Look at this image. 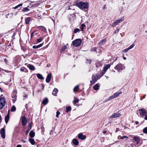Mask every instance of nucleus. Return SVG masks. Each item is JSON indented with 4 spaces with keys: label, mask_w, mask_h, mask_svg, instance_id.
I'll return each mask as SVG.
<instances>
[{
    "label": "nucleus",
    "mask_w": 147,
    "mask_h": 147,
    "mask_svg": "<svg viewBox=\"0 0 147 147\" xmlns=\"http://www.w3.org/2000/svg\"><path fill=\"white\" fill-rule=\"evenodd\" d=\"M48 102V99L47 98H45L44 99L42 103L44 105H46Z\"/></svg>",
    "instance_id": "18"
},
{
    "label": "nucleus",
    "mask_w": 147,
    "mask_h": 147,
    "mask_svg": "<svg viewBox=\"0 0 147 147\" xmlns=\"http://www.w3.org/2000/svg\"><path fill=\"white\" fill-rule=\"evenodd\" d=\"M43 39V38H42L40 37L37 39L36 41L37 43H39L42 41Z\"/></svg>",
    "instance_id": "34"
},
{
    "label": "nucleus",
    "mask_w": 147,
    "mask_h": 147,
    "mask_svg": "<svg viewBox=\"0 0 147 147\" xmlns=\"http://www.w3.org/2000/svg\"><path fill=\"white\" fill-rule=\"evenodd\" d=\"M22 124L24 126H25L27 123V121L26 118L25 116H23L22 119Z\"/></svg>",
    "instance_id": "10"
},
{
    "label": "nucleus",
    "mask_w": 147,
    "mask_h": 147,
    "mask_svg": "<svg viewBox=\"0 0 147 147\" xmlns=\"http://www.w3.org/2000/svg\"><path fill=\"white\" fill-rule=\"evenodd\" d=\"M123 59H124V60H126V57H123Z\"/></svg>",
    "instance_id": "64"
},
{
    "label": "nucleus",
    "mask_w": 147,
    "mask_h": 147,
    "mask_svg": "<svg viewBox=\"0 0 147 147\" xmlns=\"http://www.w3.org/2000/svg\"><path fill=\"white\" fill-rule=\"evenodd\" d=\"M135 45L134 44H133L131 45L130 46H129L128 48L130 50Z\"/></svg>",
    "instance_id": "41"
},
{
    "label": "nucleus",
    "mask_w": 147,
    "mask_h": 147,
    "mask_svg": "<svg viewBox=\"0 0 147 147\" xmlns=\"http://www.w3.org/2000/svg\"><path fill=\"white\" fill-rule=\"evenodd\" d=\"M101 77V76H100V77H99V75L98 74L93 75L92 77V80L90 81V85H91L95 83Z\"/></svg>",
    "instance_id": "2"
},
{
    "label": "nucleus",
    "mask_w": 147,
    "mask_h": 147,
    "mask_svg": "<svg viewBox=\"0 0 147 147\" xmlns=\"http://www.w3.org/2000/svg\"><path fill=\"white\" fill-rule=\"evenodd\" d=\"M99 86L98 84H96L93 87V88L94 90H97L98 89Z\"/></svg>",
    "instance_id": "27"
},
{
    "label": "nucleus",
    "mask_w": 147,
    "mask_h": 147,
    "mask_svg": "<svg viewBox=\"0 0 147 147\" xmlns=\"http://www.w3.org/2000/svg\"><path fill=\"white\" fill-rule=\"evenodd\" d=\"M20 70L22 72H27L28 70L27 69L24 67H21L20 69Z\"/></svg>",
    "instance_id": "26"
},
{
    "label": "nucleus",
    "mask_w": 147,
    "mask_h": 147,
    "mask_svg": "<svg viewBox=\"0 0 147 147\" xmlns=\"http://www.w3.org/2000/svg\"><path fill=\"white\" fill-rule=\"evenodd\" d=\"M29 131L30 130H29L28 129V130L26 131V135H27L28 134Z\"/></svg>",
    "instance_id": "49"
},
{
    "label": "nucleus",
    "mask_w": 147,
    "mask_h": 147,
    "mask_svg": "<svg viewBox=\"0 0 147 147\" xmlns=\"http://www.w3.org/2000/svg\"><path fill=\"white\" fill-rule=\"evenodd\" d=\"M134 140L137 142V144H138L140 143V139L139 138L136 136H134Z\"/></svg>",
    "instance_id": "16"
},
{
    "label": "nucleus",
    "mask_w": 147,
    "mask_h": 147,
    "mask_svg": "<svg viewBox=\"0 0 147 147\" xmlns=\"http://www.w3.org/2000/svg\"><path fill=\"white\" fill-rule=\"evenodd\" d=\"M35 135V132L32 130H31L30 131V133H29V136L31 138H33L34 136Z\"/></svg>",
    "instance_id": "21"
},
{
    "label": "nucleus",
    "mask_w": 147,
    "mask_h": 147,
    "mask_svg": "<svg viewBox=\"0 0 147 147\" xmlns=\"http://www.w3.org/2000/svg\"><path fill=\"white\" fill-rule=\"evenodd\" d=\"M9 119V113H8L5 118V121L6 123H8Z\"/></svg>",
    "instance_id": "23"
},
{
    "label": "nucleus",
    "mask_w": 147,
    "mask_h": 147,
    "mask_svg": "<svg viewBox=\"0 0 147 147\" xmlns=\"http://www.w3.org/2000/svg\"><path fill=\"white\" fill-rule=\"evenodd\" d=\"M79 101V100L77 99H74V105L76 104L77 103H78Z\"/></svg>",
    "instance_id": "38"
},
{
    "label": "nucleus",
    "mask_w": 147,
    "mask_h": 147,
    "mask_svg": "<svg viewBox=\"0 0 147 147\" xmlns=\"http://www.w3.org/2000/svg\"><path fill=\"white\" fill-rule=\"evenodd\" d=\"M124 20V17L122 16L118 20H116L113 24V26H115L117 25L119 23L121 22Z\"/></svg>",
    "instance_id": "5"
},
{
    "label": "nucleus",
    "mask_w": 147,
    "mask_h": 147,
    "mask_svg": "<svg viewBox=\"0 0 147 147\" xmlns=\"http://www.w3.org/2000/svg\"><path fill=\"white\" fill-rule=\"evenodd\" d=\"M72 143L73 144L76 146H78L79 144V142L76 139H74L72 140Z\"/></svg>",
    "instance_id": "15"
},
{
    "label": "nucleus",
    "mask_w": 147,
    "mask_h": 147,
    "mask_svg": "<svg viewBox=\"0 0 147 147\" xmlns=\"http://www.w3.org/2000/svg\"><path fill=\"white\" fill-rule=\"evenodd\" d=\"M139 111H140V116H144L145 115L146 113L144 109H140Z\"/></svg>",
    "instance_id": "12"
},
{
    "label": "nucleus",
    "mask_w": 147,
    "mask_h": 147,
    "mask_svg": "<svg viewBox=\"0 0 147 147\" xmlns=\"http://www.w3.org/2000/svg\"><path fill=\"white\" fill-rule=\"evenodd\" d=\"M58 91V90L57 88H55L52 92L53 95L55 96H57V93Z\"/></svg>",
    "instance_id": "19"
},
{
    "label": "nucleus",
    "mask_w": 147,
    "mask_h": 147,
    "mask_svg": "<svg viewBox=\"0 0 147 147\" xmlns=\"http://www.w3.org/2000/svg\"><path fill=\"white\" fill-rule=\"evenodd\" d=\"M30 18H27L25 20V22L26 24H29L30 22Z\"/></svg>",
    "instance_id": "31"
},
{
    "label": "nucleus",
    "mask_w": 147,
    "mask_h": 147,
    "mask_svg": "<svg viewBox=\"0 0 147 147\" xmlns=\"http://www.w3.org/2000/svg\"><path fill=\"white\" fill-rule=\"evenodd\" d=\"M34 32H32L31 34V37H32L33 35Z\"/></svg>",
    "instance_id": "59"
},
{
    "label": "nucleus",
    "mask_w": 147,
    "mask_h": 147,
    "mask_svg": "<svg viewBox=\"0 0 147 147\" xmlns=\"http://www.w3.org/2000/svg\"><path fill=\"white\" fill-rule=\"evenodd\" d=\"M128 138L127 136H124L122 137H121L120 139L124 140H126Z\"/></svg>",
    "instance_id": "28"
},
{
    "label": "nucleus",
    "mask_w": 147,
    "mask_h": 147,
    "mask_svg": "<svg viewBox=\"0 0 147 147\" xmlns=\"http://www.w3.org/2000/svg\"><path fill=\"white\" fill-rule=\"evenodd\" d=\"M28 10H29V9L27 7H26L24 8L23 9L22 11L23 12H26V11H27Z\"/></svg>",
    "instance_id": "39"
},
{
    "label": "nucleus",
    "mask_w": 147,
    "mask_h": 147,
    "mask_svg": "<svg viewBox=\"0 0 147 147\" xmlns=\"http://www.w3.org/2000/svg\"><path fill=\"white\" fill-rule=\"evenodd\" d=\"M16 147H22V146L18 144L17 145Z\"/></svg>",
    "instance_id": "55"
},
{
    "label": "nucleus",
    "mask_w": 147,
    "mask_h": 147,
    "mask_svg": "<svg viewBox=\"0 0 147 147\" xmlns=\"http://www.w3.org/2000/svg\"><path fill=\"white\" fill-rule=\"evenodd\" d=\"M122 93L121 92H117L114 93L113 95V98H116L119 96V95Z\"/></svg>",
    "instance_id": "14"
},
{
    "label": "nucleus",
    "mask_w": 147,
    "mask_h": 147,
    "mask_svg": "<svg viewBox=\"0 0 147 147\" xmlns=\"http://www.w3.org/2000/svg\"><path fill=\"white\" fill-rule=\"evenodd\" d=\"M93 51H96V48H93Z\"/></svg>",
    "instance_id": "54"
},
{
    "label": "nucleus",
    "mask_w": 147,
    "mask_h": 147,
    "mask_svg": "<svg viewBox=\"0 0 147 147\" xmlns=\"http://www.w3.org/2000/svg\"><path fill=\"white\" fill-rule=\"evenodd\" d=\"M17 8H18V7L17 6H15V7H14L13 8H14V9H16Z\"/></svg>",
    "instance_id": "61"
},
{
    "label": "nucleus",
    "mask_w": 147,
    "mask_h": 147,
    "mask_svg": "<svg viewBox=\"0 0 147 147\" xmlns=\"http://www.w3.org/2000/svg\"><path fill=\"white\" fill-rule=\"evenodd\" d=\"M82 41L80 39H78L72 42L73 45L75 47H77L80 46L81 43Z\"/></svg>",
    "instance_id": "4"
},
{
    "label": "nucleus",
    "mask_w": 147,
    "mask_h": 147,
    "mask_svg": "<svg viewBox=\"0 0 147 147\" xmlns=\"http://www.w3.org/2000/svg\"><path fill=\"white\" fill-rule=\"evenodd\" d=\"M51 66V65L50 64H48L47 65V67H49Z\"/></svg>",
    "instance_id": "60"
},
{
    "label": "nucleus",
    "mask_w": 147,
    "mask_h": 147,
    "mask_svg": "<svg viewBox=\"0 0 147 147\" xmlns=\"http://www.w3.org/2000/svg\"><path fill=\"white\" fill-rule=\"evenodd\" d=\"M78 137L81 140H83L86 138V136L85 135H83L82 133H80L78 134Z\"/></svg>",
    "instance_id": "11"
},
{
    "label": "nucleus",
    "mask_w": 147,
    "mask_h": 147,
    "mask_svg": "<svg viewBox=\"0 0 147 147\" xmlns=\"http://www.w3.org/2000/svg\"><path fill=\"white\" fill-rule=\"evenodd\" d=\"M28 97V95L26 94L25 96H24L23 97V100H24L26 98H27Z\"/></svg>",
    "instance_id": "48"
},
{
    "label": "nucleus",
    "mask_w": 147,
    "mask_h": 147,
    "mask_svg": "<svg viewBox=\"0 0 147 147\" xmlns=\"http://www.w3.org/2000/svg\"><path fill=\"white\" fill-rule=\"evenodd\" d=\"M5 98L4 97L0 98V109H2L5 105Z\"/></svg>",
    "instance_id": "6"
},
{
    "label": "nucleus",
    "mask_w": 147,
    "mask_h": 147,
    "mask_svg": "<svg viewBox=\"0 0 147 147\" xmlns=\"http://www.w3.org/2000/svg\"><path fill=\"white\" fill-rule=\"evenodd\" d=\"M114 98L113 96H111L109 97V98H108L109 101Z\"/></svg>",
    "instance_id": "45"
},
{
    "label": "nucleus",
    "mask_w": 147,
    "mask_h": 147,
    "mask_svg": "<svg viewBox=\"0 0 147 147\" xmlns=\"http://www.w3.org/2000/svg\"><path fill=\"white\" fill-rule=\"evenodd\" d=\"M29 141L32 145H34L35 144V142L34 139L32 138H29Z\"/></svg>",
    "instance_id": "25"
},
{
    "label": "nucleus",
    "mask_w": 147,
    "mask_h": 147,
    "mask_svg": "<svg viewBox=\"0 0 147 147\" xmlns=\"http://www.w3.org/2000/svg\"><path fill=\"white\" fill-rule=\"evenodd\" d=\"M55 130V128L53 127H52V129L51 131L50 132V134L51 135V134H53V132H54Z\"/></svg>",
    "instance_id": "40"
},
{
    "label": "nucleus",
    "mask_w": 147,
    "mask_h": 147,
    "mask_svg": "<svg viewBox=\"0 0 147 147\" xmlns=\"http://www.w3.org/2000/svg\"><path fill=\"white\" fill-rule=\"evenodd\" d=\"M60 114V112L59 111H57L56 112V117H59V115Z\"/></svg>",
    "instance_id": "43"
},
{
    "label": "nucleus",
    "mask_w": 147,
    "mask_h": 147,
    "mask_svg": "<svg viewBox=\"0 0 147 147\" xmlns=\"http://www.w3.org/2000/svg\"><path fill=\"white\" fill-rule=\"evenodd\" d=\"M80 28H81V31H83L84 30V27H80Z\"/></svg>",
    "instance_id": "56"
},
{
    "label": "nucleus",
    "mask_w": 147,
    "mask_h": 147,
    "mask_svg": "<svg viewBox=\"0 0 147 147\" xmlns=\"http://www.w3.org/2000/svg\"><path fill=\"white\" fill-rule=\"evenodd\" d=\"M66 112H68L71 110V107L70 106L66 107Z\"/></svg>",
    "instance_id": "35"
},
{
    "label": "nucleus",
    "mask_w": 147,
    "mask_h": 147,
    "mask_svg": "<svg viewBox=\"0 0 147 147\" xmlns=\"http://www.w3.org/2000/svg\"><path fill=\"white\" fill-rule=\"evenodd\" d=\"M0 133L2 138L4 139L5 138V132L4 128H2L0 131Z\"/></svg>",
    "instance_id": "8"
},
{
    "label": "nucleus",
    "mask_w": 147,
    "mask_h": 147,
    "mask_svg": "<svg viewBox=\"0 0 147 147\" xmlns=\"http://www.w3.org/2000/svg\"><path fill=\"white\" fill-rule=\"evenodd\" d=\"M79 88V86L78 85H77L76 86H75L74 89V91L77 92L78 91V89Z\"/></svg>",
    "instance_id": "32"
},
{
    "label": "nucleus",
    "mask_w": 147,
    "mask_h": 147,
    "mask_svg": "<svg viewBox=\"0 0 147 147\" xmlns=\"http://www.w3.org/2000/svg\"><path fill=\"white\" fill-rule=\"evenodd\" d=\"M119 31V29H117L115 31V32H114V33L115 34L117 33Z\"/></svg>",
    "instance_id": "46"
},
{
    "label": "nucleus",
    "mask_w": 147,
    "mask_h": 147,
    "mask_svg": "<svg viewBox=\"0 0 147 147\" xmlns=\"http://www.w3.org/2000/svg\"><path fill=\"white\" fill-rule=\"evenodd\" d=\"M106 39H103L102 40H101L99 42V44H102L104 42H105L106 41Z\"/></svg>",
    "instance_id": "42"
},
{
    "label": "nucleus",
    "mask_w": 147,
    "mask_h": 147,
    "mask_svg": "<svg viewBox=\"0 0 147 147\" xmlns=\"http://www.w3.org/2000/svg\"><path fill=\"white\" fill-rule=\"evenodd\" d=\"M125 67L123 65L121 64H118L114 67V69L119 72L121 70H122L125 69Z\"/></svg>",
    "instance_id": "3"
},
{
    "label": "nucleus",
    "mask_w": 147,
    "mask_h": 147,
    "mask_svg": "<svg viewBox=\"0 0 147 147\" xmlns=\"http://www.w3.org/2000/svg\"><path fill=\"white\" fill-rule=\"evenodd\" d=\"M81 26L82 27H85V25L84 24H81Z\"/></svg>",
    "instance_id": "50"
},
{
    "label": "nucleus",
    "mask_w": 147,
    "mask_h": 147,
    "mask_svg": "<svg viewBox=\"0 0 147 147\" xmlns=\"http://www.w3.org/2000/svg\"><path fill=\"white\" fill-rule=\"evenodd\" d=\"M16 108L15 106L13 105L12 106V108L11 109V111L12 112H14L16 111Z\"/></svg>",
    "instance_id": "33"
},
{
    "label": "nucleus",
    "mask_w": 147,
    "mask_h": 147,
    "mask_svg": "<svg viewBox=\"0 0 147 147\" xmlns=\"http://www.w3.org/2000/svg\"><path fill=\"white\" fill-rule=\"evenodd\" d=\"M43 45V43L37 45H34L32 47V48L33 49H36L40 47Z\"/></svg>",
    "instance_id": "17"
},
{
    "label": "nucleus",
    "mask_w": 147,
    "mask_h": 147,
    "mask_svg": "<svg viewBox=\"0 0 147 147\" xmlns=\"http://www.w3.org/2000/svg\"><path fill=\"white\" fill-rule=\"evenodd\" d=\"M36 76L38 79L41 80H43L44 78L42 75L40 74H36Z\"/></svg>",
    "instance_id": "24"
},
{
    "label": "nucleus",
    "mask_w": 147,
    "mask_h": 147,
    "mask_svg": "<svg viewBox=\"0 0 147 147\" xmlns=\"http://www.w3.org/2000/svg\"><path fill=\"white\" fill-rule=\"evenodd\" d=\"M21 141H22V142H24V143H25V142H26V141H25L24 140H21Z\"/></svg>",
    "instance_id": "62"
},
{
    "label": "nucleus",
    "mask_w": 147,
    "mask_h": 147,
    "mask_svg": "<svg viewBox=\"0 0 147 147\" xmlns=\"http://www.w3.org/2000/svg\"><path fill=\"white\" fill-rule=\"evenodd\" d=\"M51 76L52 75L51 73L47 75L46 79V81L47 83H49L50 82L51 79Z\"/></svg>",
    "instance_id": "13"
},
{
    "label": "nucleus",
    "mask_w": 147,
    "mask_h": 147,
    "mask_svg": "<svg viewBox=\"0 0 147 147\" xmlns=\"http://www.w3.org/2000/svg\"><path fill=\"white\" fill-rule=\"evenodd\" d=\"M27 66L29 67L30 70H34L35 69V67L32 65L31 64H29Z\"/></svg>",
    "instance_id": "20"
},
{
    "label": "nucleus",
    "mask_w": 147,
    "mask_h": 147,
    "mask_svg": "<svg viewBox=\"0 0 147 147\" xmlns=\"http://www.w3.org/2000/svg\"><path fill=\"white\" fill-rule=\"evenodd\" d=\"M107 132V131L106 130H104L103 131V133L104 134H106Z\"/></svg>",
    "instance_id": "51"
},
{
    "label": "nucleus",
    "mask_w": 147,
    "mask_h": 147,
    "mask_svg": "<svg viewBox=\"0 0 147 147\" xmlns=\"http://www.w3.org/2000/svg\"><path fill=\"white\" fill-rule=\"evenodd\" d=\"M109 100L108 99V98H107V99H106L104 102V103L105 102H107Z\"/></svg>",
    "instance_id": "58"
},
{
    "label": "nucleus",
    "mask_w": 147,
    "mask_h": 147,
    "mask_svg": "<svg viewBox=\"0 0 147 147\" xmlns=\"http://www.w3.org/2000/svg\"><path fill=\"white\" fill-rule=\"evenodd\" d=\"M67 48L66 45L63 46L61 50V53H62L63 51H64L67 49Z\"/></svg>",
    "instance_id": "29"
},
{
    "label": "nucleus",
    "mask_w": 147,
    "mask_h": 147,
    "mask_svg": "<svg viewBox=\"0 0 147 147\" xmlns=\"http://www.w3.org/2000/svg\"><path fill=\"white\" fill-rule=\"evenodd\" d=\"M37 28H38L40 29L44 32H45L46 30V28L43 26H38L37 27Z\"/></svg>",
    "instance_id": "22"
},
{
    "label": "nucleus",
    "mask_w": 147,
    "mask_h": 147,
    "mask_svg": "<svg viewBox=\"0 0 147 147\" xmlns=\"http://www.w3.org/2000/svg\"><path fill=\"white\" fill-rule=\"evenodd\" d=\"M80 31V30L78 28H75L74 30V34L76 33L77 32H79Z\"/></svg>",
    "instance_id": "30"
},
{
    "label": "nucleus",
    "mask_w": 147,
    "mask_h": 147,
    "mask_svg": "<svg viewBox=\"0 0 147 147\" xmlns=\"http://www.w3.org/2000/svg\"><path fill=\"white\" fill-rule=\"evenodd\" d=\"M86 61V63H91V60L88 59H87Z\"/></svg>",
    "instance_id": "44"
},
{
    "label": "nucleus",
    "mask_w": 147,
    "mask_h": 147,
    "mask_svg": "<svg viewBox=\"0 0 147 147\" xmlns=\"http://www.w3.org/2000/svg\"><path fill=\"white\" fill-rule=\"evenodd\" d=\"M144 133L145 134H147V127L144 128L143 130Z\"/></svg>",
    "instance_id": "37"
},
{
    "label": "nucleus",
    "mask_w": 147,
    "mask_h": 147,
    "mask_svg": "<svg viewBox=\"0 0 147 147\" xmlns=\"http://www.w3.org/2000/svg\"><path fill=\"white\" fill-rule=\"evenodd\" d=\"M121 116V114L118 112L116 113L113 114L110 117V118H114L120 117Z\"/></svg>",
    "instance_id": "9"
},
{
    "label": "nucleus",
    "mask_w": 147,
    "mask_h": 147,
    "mask_svg": "<svg viewBox=\"0 0 147 147\" xmlns=\"http://www.w3.org/2000/svg\"><path fill=\"white\" fill-rule=\"evenodd\" d=\"M76 5L81 9H88V3L80 1L79 2L76 3Z\"/></svg>",
    "instance_id": "1"
},
{
    "label": "nucleus",
    "mask_w": 147,
    "mask_h": 147,
    "mask_svg": "<svg viewBox=\"0 0 147 147\" xmlns=\"http://www.w3.org/2000/svg\"><path fill=\"white\" fill-rule=\"evenodd\" d=\"M129 49L128 48H127L124 49L123 51L125 52V53L127 52L128 51H129Z\"/></svg>",
    "instance_id": "47"
},
{
    "label": "nucleus",
    "mask_w": 147,
    "mask_h": 147,
    "mask_svg": "<svg viewBox=\"0 0 147 147\" xmlns=\"http://www.w3.org/2000/svg\"><path fill=\"white\" fill-rule=\"evenodd\" d=\"M32 128V124L31 123H29L28 126V129L29 130H30Z\"/></svg>",
    "instance_id": "36"
},
{
    "label": "nucleus",
    "mask_w": 147,
    "mask_h": 147,
    "mask_svg": "<svg viewBox=\"0 0 147 147\" xmlns=\"http://www.w3.org/2000/svg\"><path fill=\"white\" fill-rule=\"evenodd\" d=\"M135 123L136 124H139V122L138 121H135Z\"/></svg>",
    "instance_id": "57"
},
{
    "label": "nucleus",
    "mask_w": 147,
    "mask_h": 147,
    "mask_svg": "<svg viewBox=\"0 0 147 147\" xmlns=\"http://www.w3.org/2000/svg\"><path fill=\"white\" fill-rule=\"evenodd\" d=\"M144 119L146 120H147V114L145 115V116L144 118Z\"/></svg>",
    "instance_id": "53"
},
{
    "label": "nucleus",
    "mask_w": 147,
    "mask_h": 147,
    "mask_svg": "<svg viewBox=\"0 0 147 147\" xmlns=\"http://www.w3.org/2000/svg\"><path fill=\"white\" fill-rule=\"evenodd\" d=\"M111 66L110 64H107L105 65L103 68V71L104 72V73L102 72L101 74L102 75L101 76L102 77V76L106 72L107 70Z\"/></svg>",
    "instance_id": "7"
},
{
    "label": "nucleus",
    "mask_w": 147,
    "mask_h": 147,
    "mask_svg": "<svg viewBox=\"0 0 147 147\" xmlns=\"http://www.w3.org/2000/svg\"><path fill=\"white\" fill-rule=\"evenodd\" d=\"M22 4H19L17 6L18 7V8L19 7H20L21 6H22Z\"/></svg>",
    "instance_id": "52"
},
{
    "label": "nucleus",
    "mask_w": 147,
    "mask_h": 147,
    "mask_svg": "<svg viewBox=\"0 0 147 147\" xmlns=\"http://www.w3.org/2000/svg\"><path fill=\"white\" fill-rule=\"evenodd\" d=\"M146 96V94H144L143 96V98H144L145 97V96Z\"/></svg>",
    "instance_id": "63"
}]
</instances>
